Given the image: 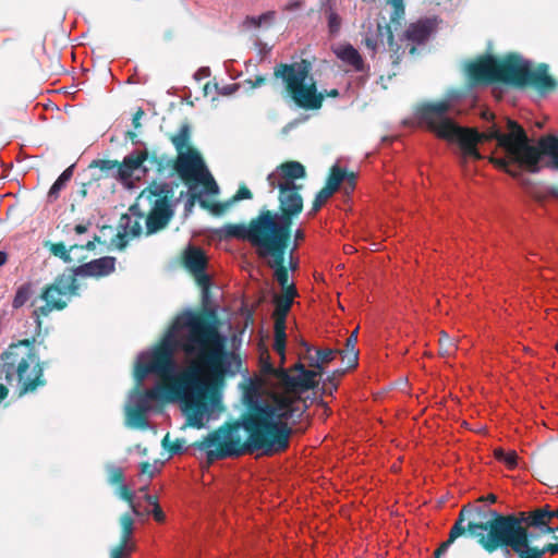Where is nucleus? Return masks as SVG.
Returning <instances> with one entry per match:
<instances>
[{"instance_id": "nucleus-8", "label": "nucleus", "mask_w": 558, "mask_h": 558, "mask_svg": "<svg viewBox=\"0 0 558 558\" xmlns=\"http://www.w3.org/2000/svg\"><path fill=\"white\" fill-rule=\"evenodd\" d=\"M2 373L9 383L16 380L22 392H28L44 385L43 367L29 340L11 344L2 354Z\"/></svg>"}, {"instance_id": "nucleus-35", "label": "nucleus", "mask_w": 558, "mask_h": 558, "mask_svg": "<svg viewBox=\"0 0 558 558\" xmlns=\"http://www.w3.org/2000/svg\"><path fill=\"white\" fill-rule=\"evenodd\" d=\"M76 245H73L68 250L64 244L57 243L52 244L51 252L53 255L61 257L63 260L69 262L70 260V252L74 248H76Z\"/></svg>"}, {"instance_id": "nucleus-34", "label": "nucleus", "mask_w": 558, "mask_h": 558, "mask_svg": "<svg viewBox=\"0 0 558 558\" xmlns=\"http://www.w3.org/2000/svg\"><path fill=\"white\" fill-rule=\"evenodd\" d=\"M327 21L329 33L337 35L341 27V19L331 8L327 11Z\"/></svg>"}, {"instance_id": "nucleus-17", "label": "nucleus", "mask_w": 558, "mask_h": 558, "mask_svg": "<svg viewBox=\"0 0 558 558\" xmlns=\"http://www.w3.org/2000/svg\"><path fill=\"white\" fill-rule=\"evenodd\" d=\"M121 539L110 549V558H130L135 549L132 541L134 521L130 514H123L120 519Z\"/></svg>"}, {"instance_id": "nucleus-31", "label": "nucleus", "mask_w": 558, "mask_h": 558, "mask_svg": "<svg viewBox=\"0 0 558 558\" xmlns=\"http://www.w3.org/2000/svg\"><path fill=\"white\" fill-rule=\"evenodd\" d=\"M228 235L245 239L251 242V225L248 227L242 225H230L226 227Z\"/></svg>"}, {"instance_id": "nucleus-9", "label": "nucleus", "mask_w": 558, "mask_h": 558, "mask_svg": "<svg viewBox=\"0 0 558 558\" xmlns=\"http://www.w3.org/2000/svg\"><path fill=\"white\" fill-rule=\"evenodd\" d=\"M311 63L302 60L292 64H281L275 69V76L281 77L292 99L304 109H318L324 94L318 93L310 74Z\"/></svg>"}, {"instance_id": "nucleus-16", "label": "nucleus", "mask_w": 558, "mask_h": 558, "mask_svg": "<svg viewBox=\"0 0 558 558\" xmlns=\"http://www.w3.org/2000/svg\"><path fill=\"white\" fill-rule=\"evenodd\" d=\"M364 43L373 53L385 49L386 46L393 49V36L390 27L380 23L369 24L364 33Z\"/></svg>"}, {"instance_id": "nucleus-14", "label": "nucleus", "mask_w": 558, "mask_h": 558, "mask_svg": "<svg viewBox=\"0 0 558 558\" xmlns=\"http://www.w3.org/2000/svg\"><path fill=\"white\" fill-rule=\"evenodd\" d=\"M356 174L354 172H347L338 163L333 165L330 174L327 179L326 185L318 192L316 197L324 204L327 199L339 189L343 183L345 194L351 193L355 187Z\"/></svg>"}, {"instance_id": "nucleus-49", "label": "nucleus", "mask_w": 558, "mask_h": 558, "mask_svg": "<svg viewBox=\"0 0 558 558\" xmlns=\"http://www.w3.org/2000/svg\"><path fill=\"white\" fill-rule=\"evenodd\" d=\"M86 231H87V227L84 226V225H77L75 227V232L78 233V234L84 233Z\"/></svg>"}, {"instance_id": "nucleus-25", "label": "nucleus", "mask_w": 558, "mask_h": 558, "mask_svg": "<svg viewBox=\"0 0 558 558\" xmlns=\"http://www.w3.org/2000/svg\"><path fill=\"white\" fill-rule=\"evenodd\" d=\"M267 264L274 269L275 278L281 287L282 292L289 291V289H295L293 283L289 281V275L287 268L283 266L284 263V254H281V259L279 265L272 264L270 260H266Z\"/></svg>"}, {"instance_id": "nucleus-24", "label": "nucleus", "mask_w": 558, "mask_h": 558, "mask_svg": "<svg viewBox=\"0 0 558 558\" xmlns=\"http://www.w3.org/2000/svg\"><path fill=\"white\" fill-rule=\"evenodd\" d=\"M191 141V129L189 124H182L179 131L171 136V142L177 149L178 155L184 153V150H191L193 147L190 146Z\"/></svg>"}, {"instance_id": "nucleus-6", "label": "nucleus", "mask_w": 558, "mask_h": 558, "mask_svg": "<svg viewBox=\"0 0 558 558\" xmlns=\"http://www.w3.org/2000/svg\"><path fill=\"white\" fill-rule=\"evenodd\" d=\"M171 196L172 190L163 183H151L142 191L136 203L131 206L130 214L121 218L120 226L124 230V235L142 234L143 222L147 235L166 227L173 214Z\"/></svg>"}, {"instance_id": "nucleus-50", "label": "nucleus", "mask_w": 558, "mask_h": 558, "mask_svg": "<svg viewBox=\"0 0 558 558\" xmlns=\"http://www.w3.org/2000/svg\"><path fill=\"white\" fill-rule=\"evenodd\" d=\"M323 202H319L318 198L316 197L314 203H313V211H316L318 210L322 206H323Z\"/></svg>"}, {"instance_id": "nucleus-38", "label": "nucleus", "mask_w": 558, "mask_h": 558, "mask_svg": "<svg viewBox=\"0 0 558 558\" xmlns=\"http://www.w3.org/2000/svg\"><path fill=\"white\" fill-rule=\"evenodd\" d=\"M304 236H305L304 232L301 229H298L295 231V233H294V245H293V247L291 250L290 262H289L290 265H296V263H294L293 259H292V253L298 247V243L300 241H302L304 239Z\"/></svg>"}, {"instance_id": "nucleus-51", "label": "nucleus", "mask_w": 558, "mask_h": 558, "mask_svg": "<svg viewBox=\"0 0 558 558\" xmlns=\"http://www.w3.org/2000/svg\"><path fill=\"white\" fill-rule=\"evenodd\" d=\"M8 259L7 253L0 251V266L4 265Z\"/></svg>"}, {"instance_id": "nucleus-57", "label": "nucleus", "mask_w": 558, "mask_h": 558, "mask_svg": "<svg viewBox=\"0 0 558 558\" xmlns=\"http://www.w3.org/2000/svg\"><path fill=\"white\" fill-rule=\"evenodd\" d=\"M414 51H415V48H414V47H412V48H411V50H410V52H411V53H413Z\"/></svg>"}, {"instance_id": "nucleus-10", "label": "nucleus", "mask_w": 558, "mask_h": 558, "mask_svg": "<svg viewBox=\"0 0 558 558\" xmlns=\"http://www.w3.org/2000/svg\"><path fill=\"white\" fill-rule=\"evenodd\" d=\"M175 170L183 180L204 185L207 193L215 194L218 192L217 183L195 148L184 150V153L177 156Z\"/></svg>"}, {"instance_id": "nucleus-59", "label": "nucleus", "mask_w": 558, "mask_h": 558, "mask_svg": "<svg viewBox=\"0 0 558 558\" xmlns=\"http://www.w3.org/2000/svg\"><path fill=\"white\" fill-rule=\"evenodd\" d=\"M556 350H557V352H558V343L556 344Z\"/></svg>"}, {"instance_id": "nucleus-3", "label": "nucleus", "mask_w": 558, "mask_h": 558, "mask_svg": "<svg viewBox=\"0 0 558 558\" xmlns=\"http://www.w3.org/2000/svg\"><path fill=\"white\" fill-rule=\"evenodd\" d=\"M461 97L460 92L450 90L444 99L420 106L415 116L420 124L437 137L459 145L462 165H465L469 159L482 158L476 148L477 143L495 140L497 151L501 156H493L490 161L511 175H517L522 168L537 171L543 163L558 169V138L556 136L544 137L539 141L538 147H534L529 143L524 130L511 120L507 121L506 133H501L495 125L483 133L462 128L450 117Z\"/></svg>"}, {"instance_id": "nucleus-30", "label": "nucleus", "mask_w": 558, "mask_h": 558, "mask_svg": "<svg viewBox=\"0 0 558 558\" xmlns=\"http://www.w3.org/2000/svg\"><path fill=\"white\" fill-rule=\"evenodd\" d=\"M543 535L539 530H533V541H531V546L532 548H536L538 551H541V555H539V558H543V556L546 554V553H550L551 555H556L558 554V543L557 544H547V545H544V546H539L537 544V541H538V537Z\"/></svg>"}, {"instance_id": "nucleus-52", "label": "nucleus", "mask_w": 558, "mask_h": 558, "mask_svg": "<svg viewBox=\"0 0 558 558\" xmlns=\"http://www.w3.org/2000/svg\"><path fill=\"white\" fill-rule=\"evenodd\" d=\"M301 7V2L300 1H295V2H292L288 5V9L289 10H294V9H298Z\"/></svg>"}, {"instance_id": "nucleus-36", "label": "nucleus", "mask_w": 558, "mask_h": 558, "mask_svg": "<svg viewBox=\"0 0 558 558\" xmlns=\"http://www.w3.org/2000/svg\"><path fill=\"white\" fill-rule=\"evenodd\" d=\"M462 522H463V511H461L459 520L456 522V524L452 526V529L450 531V534H449L450 542H453L457 537L461 536L464 533L465 527L462 525Z\"/></svg>"}, {"instance_id": "nucleus-4", "label": "nucleus", "mask_w": 558, "mask_h": 558, "mask_svg": "<svg viewBox=\"0 0 558 558\" xmlns=\"http://www.w3.org/2000/svg\"><path fill=\"white\" fill-rule=\"evenodd\" d=\"M494 519L486 523H469L468 531L477 538L481 546L488 553L498 548H511L519 558L532 551L533 530L542 534L558 531V509L549 506L522 512L519 517L500 515L493 512Z\"/></svg>"}, {"instance_id": "nucleus-33", "label": "nucleus", "mask_w": 558, "mask_h": 558, "mask_svg": "<svg viewBox=\"0 0 558 558\" xmlns=\"http://www.w3.org/2000/svg\"><path fill=\"white\" fill-rule=\"evenodd\" d=\"M456 343L447 333H442L439 339V350L442 356H449L456 351Z\"/></svg>"}, {"instance_id": "nucleus-56", "label": "nucleus", "mask_w": 558, "mask_h": 558, "mask_svg": "<svg viewBox=\"0 0 558 558\" xmlns=\"http://www.w3.org/2000/svg\"><path fill=\"white\" fill-rule=\"evenodd\" d=\"M208 88H209V84H206V86H205V92L206 93H207Z\"/></svg>"}, {"instance_id": "nucleus-21", "label": "nucleus", "mask_w": 558, "mask_h": 558, "mask_svg": "<svg viewBox=\"0 0 558 558\" xmlns=\"http://www.w3.org/2000/svg\"><path fill=\"white\" fill-rule=\"evenodd\" d=\"M433 31L434 23L432 20L417 21L408 27L405 38L409 41L422 44L429 37Z\"/></svg>"}, {"instance_id": "nucleus-1", "label": "nucleus", "mask_w": 558, "mask_h": 558, "mask_svg": "<svg viewBox=\"0 0 558 558\" xmlns=\"http://www.w3.org/2000/svg\"><path fill=\"white\" fill-rule=\"evenodd\" d=\"M226 341L201 316L179 315L160 343L136 359L126 424L146 428V415L158 401L179 403L189 425L196 428L217 420L223 411L225 378L241 366L240 357L225 350Z\"/></svg>"}, {"instance_id": "nucleus-18", "label": "nucleus", "mask_w": 558, "mask_h": 558, "mask_svg": "<svg viewBox=\"0 0 558 558\" xmlns=\"http://www.w3.org/2000/svg\"><path fill=\"white\" fill-rule=\"evenodd\" d=\"M186 268L194 275L197 283L207 290L209 286V277L205 272L206 257L204 252L197 247L190 246L184 256Z\"/></svg>"}, {"instance_id": "nucleus-41", "label": "nucleus", "mask_w": 558, "mask_h": 558, "mask_svg": "<svg viewBox=\"0 0 558 558\" xmlns=\"http://www.w3.org/2000/svg\"><path fill=\"white\" fill-rule=\"evenodd\" d=\"M390 4L395 8V17L393 20L403 14V5L401 0H389Z\"/></svg>"}, {"instance_id": "nucleus-58", "label": "nucleus", "mask_w": 558, "mask_h": 558, "mask_svg": "<svg viewBox=\"0 0 558 558\" xmlns=\"http://www.w3.org/2000/svg\"><path fill=\"white\" fill-rule=\"evenodd\" d=\"M555 195H556V197L558 198V191L556 192V194H555Z\"/></svg>"}, {"instance_id": "nucleus-20", "label": "nucleus", "mask_w": 558, "mask_h": 558, "mask_svg": "<svg viewBox=\"0 0 558 558\" xmlns=\"http://www.w3.org/2000/svg\"><path fill=\"white\" fill-rule=\"evenodd\" d=\"M299 191L300 190L295 189L279 190L280 215L290 217L291 220L294 216H298L303 208V199Z\"/></svg>"}, {"instance_id": "nucleus-15", "label": "nucleus", "mask_w": 558, "mask_h": 558, "mask_svg": "<svg viewBox=\"0 0 558 558\" xmlns=\"http://www.w3.org/2000/svg\"><path fill=\"white\" fill-rule=\"evenodd\" d=\"M147 159L146 151H134L128 155L119 168V179L128 187L133 189L135 181L141 180L146 169L143 162Z\"/></svg>"}, {"instance_id": "nucleus-28", "label": "nucleus", "mask_w": 558, "mask_h": 558, "mask_svg": "<svg viewBox=\"0 0 558 558\" xmlns=\"http://www.w3.org/2000/svg\"><path fill=\"white\" fill-rule=\"evenodd\" d=\"M276 13L274 11L265 12L258 16H247L243 25L246 28H258L262 26H269L275 20Z\"/></svg>"}, {"instance_id": "nucleus-53", "label": "nucleus", "mask_w": 558, "mask_h": 558, "mask_svg": "<svg viewBox=\"0 0 558 558\" xmlns=\"http://www.w3.org/2000/svg\"><path fill=\"white\" fill-rule=\"evenodd\" d=\"M94 247H95V244H94V242H92V241H88V242L86 243V245H85V248H86V250H93Z\"/></svg>"}, {"instance_id": "nucleus-37", "label": "nucleus", "mask_w": 558, "mask_h": 558, "mask_svg": "<svg viewBox=\"0 0 558 558\" xmlns=\"http://www.w3.org/2000/svg\"><path fill=\"white\" fill-rule=\"evenodd\" d=\"M215 87L218 89V93L220 95L229 96L238 90L239 85L238 84H228L222 87H218L217 85H215Z\"/></svg>"}, {"instance_id": "nucleus-19", "label": "nucleus", "mask_w": 558, "mask_h": 558, "mask_svg": "<svg viewBox=\"0 0 558 558\" xmlns=\"http://www.w3.org/2000/svg\"><path fill=\"white\" fill-rule=\"evenodd\" d=\"M108 481L110 484H119L117 494L120 498L126 500L130 505L132 512L135 515L140 514L137 506L134 504V493L124 484L123 469L113 464L107 465Z\"/></svg>"}, {"instance_id": "nucleus-48", "label": "nucleus", "mask_w": 558, "mask_h": 558, "mask_svg": "<svg viewBox=\"0 0 558 558\" xmlns=\"http://www.w3.org/2000/svg\"><path fill=\"white\" fill-rule=\"evenodd\" d=\"M8 396V389L0 385V401H2Z\"/></svg>"}, {"instance_id": "nucleus-7", "label": "nucleus", "mask_w": 558, "mask_h": 558, "mask_svg": "<svg viewBox=\"0 0 558 558\" xmlns=\"http://www.w3.org/2000/svg\"><path fill=\"white\" fill-rule=\"evenodd\" d=\"M290 217L271 210H262L251 221V243L260 257L279 265L281 254H286L291 235Z\"/></svg>"}, {"instance_id": "nucleus-13", "label": "nucleus", "mask_w": 558, "mask_h": 558, "mask_svg": "<svg viewBox=\"0 0 558 558\" xmlns=\"http://www.w3.org/2000/svg\"><path fill=\"white\" fill-rule=\"evenodd\" d=\"M305 168L299 161H288L276 168L268 174L267 181L271 191L275 189H295L301 190L302 185L296 180L304 179Z\"/></svg>"}, {"instance_id": "nucleus-40", "label": "nucleus", "mask_w": 558, "mask_h": 558, "mask_svg": "<svg viewBox=\"0 0 558 558\" xmlns=\"http://www.w3.org/2000/svg\"><path fill=\"white\" fill-rule=\"evenodd\" d=\"M162 445L165 448H167L171 453H177L180 451V449L182 448V446L180 444H175V445H170V439H169V435H166L163 440H162Z\"/></svg>"}, {"instance_id": "nucleus-12", "label": "nucleus", "mask_w": 558, "mask_h": 558, "mask_svg": "<svg viewBox=\"0 0 558 558\" xmlns=\"http://www.w3.org/2000/svg\"><path fill=\"white\" fill-rule=\"evenodd\" d=\"M296 289H289V291L281 292L275 295V351L284 359L286 351V318L290 312L291 305L296 296Z\"/></svg>"}, {"instance_id": "nucleus-47", "label": "nucleus", "mask_w": 558, "mask_h": 558, "mask_svg": "<svg viewBox=\"0 0 558 558\" xmlns=\"http://www.w3.org/2000/svg\"><path fill=\"white\" fill-rule=\"evenodd\" d=\"M145 499L146 501L153 507L155 508V505H158L156 498L154 496H150V495H146L145 496Z\"/></svg>"}, {"instance_id": "nucleus-2", "label": "nucleus", "mask_w": 558, "mask_h": 558, "mask_svg": "<svg viewBox=\"0 0 558 558\" xmlns=\"http://www.w3.org/2000/svg\"><path fill=\"white\" fill-rule=\"evenodd\" d=\"M304 347V359L313 369H305L300 363L290 369L275 368L265 363L263 372L266 378L259 384H251L244 393L247 414L242 422L222 426L196 444L197 449L206 452L209 462L245 451L274 453L288 447L289 425L306 408L302 393L317 384L323 367L337 354L331 349Z\"/></svg>"}, {"instance_id": "nucleus-29", "label": "nucleus", "mask_w": 558, "mask_h": 558, "mask_svg": "<svg viewBox=\"0 0 558 558\" xmlns=\"http://www.w3.org/2000/svg\"><path fill=\"white\" fill-rule=\"evenodd\" d=\"M494 456L509 469H514L518 465V454L514 450L505 451L501 448H497L494 450Z\"/></svg>"}, {"instance_id": "nucleus-46", "label": "nucleus", "mask_w": 558, "mask_h": 558, "mask_svg": "<svg viewBox=\"0 0 558 558\" xmlns=\"http://www.w3.org/2000/svg\"><path fill=\"white\" fill-rule=\"evenodd\" d=\"M453 542H450V538H448L447 542H445L437 550H436V556L438 557L439 555H442L447 551V549L449 548V546L452 544Z\"/></svg>"}, {"instance_id": "nucleus-42", "label": "nucleus", "mask_w": 558, "mask_h": 558, "mask_svg": "<svg viewBox=\"0 0 558 558\" xmlns=\"http://www.w3.org/2000/svg\"><path fill=\"white\" fill-rule=\"evenodd\" d=\"M155 473V466L149 463H143L141 465V474L147 475L148 478H151Z\"/></svg>"}, {"instance_id": "nucleus-39", "label": "nucleus", "mask_w": 558, "mask_h": 558, "mask_svg": "<svg viewBox=\"0 0 558 558\" xmlns=\"http://www.w3.org/2000/svg\"><path fill=\"white\" fill-rule=\"evenodd\" d=\"M250 198H252L251 191L247 187L243 186V187L239 189V191L236 192V194L233 197V201L236 202V201L250 199Z\"/></svg>"}, {"instance_id": "nucleus-22", "label": "nucleus", "mask_w": 558, "mask_h": 558, "mask_svg": "<svg viewBox=\"0 0 558 558\" xmlns=\"http://www.w3.org/2000/svg\"><path fill=\"white\" fill-rule=\"evenodd\" d=\"M114 262L116 259L113 257H101L83 265L80 268V272L87 276H106L113 271Z\"/></svg>"}, {"instance_id": "nucleus-5", "label": "nucleus", "mask_w": 558, "mask_h": 558, "mask_svg": "<svg viewBox=\"0 0 558 558\" xmlns=\"http://www.w3.org/2000/svg\"><path fill=\"white\" fill-rule=\"evenodd\" d=\"M466 74L472 84L505 82L517 86L531 85L541 94L556 88V81L548 74L547 64L532 70L530 63L519 56L510 54L502 60L493 57L482 58L466 65Z\"/></svg>"}, {"instance_id": "nucleus-26", "label": "nucleus", "mask_w": 558, "mask_h": 558, "mask_svg": "<svg viewBox=\"0 0 558 558\" xmlns=\"http://www.w3.org/2000/svg\"><path fill=\"white\" fill-rule=\"evenodd\" d=\"M357 342V329H355L347 339V349L341 352L342 360L347 361V366L354 367L357 364V351L355 344Z\"/></svg>"}, {"instance_id": "nucleus-27", "label": "nucleus", "mask_w": 558, "mask_h": 558, "mask_svg": "<svg viewBox=\"0 0 558 558\" xmlns=\"http://www.w3.org/2000/svg\"><path fill=\"white\" fill-rule=\"evenodd\" d=\"M73 168L74 166H70L69 168H66L52 184L48 193V197L50 201H54L59 197L61 190L64 189V186L73 175Z\"/></svg>"}, {"instance_id": "nucleus-11", "label": "nucleus", "mask_w": 558, "mask_h": 558, "mask_svg": "<svg viewBox=\"0 0 558 558\" xmlns=\"http://www.w3.org/2000/svg\"><path fill=\"white\" fill-rule=\"evenodd\" d=\"M72 275H62L43 293L44 306L34 311V316L38 327L40 326V316H47L54 310H62L66 306L72 295L76 293L77 286Z\"/></svg>"}, {"instance_id": "nucleus-54", "label": "nucleus", "mask_w": 558, "mask_h": 558, "mask_svg": "<svg viewBox=\"0 0 558 558\" xmlns=\"http://www.w3.org/2000/svg\"><path fill=\"white\" fill-rule=\"evenodd\" d=\"M328 95L331 96V97H336V96H338V90L337 89H332Z\"/></svg>"}, {"instance_id": "nucleus-32", "label": "nucleus", "mask_w": 558, "mask_h": 558, "mask_svg": "<svg viewBox=\"0 0 558 558\" xmlns=\"http://www.w3.org/2000/svg\"><path fill=\"white\" fill-rule=\"evenodd\" d=\"M31 294H32V289H31L29 284L21 286L17 289L15 296L13 299V303H12L13 307L19 308V307L23 306L31 298Z\"/></svg>"}, {"instance_id": "nucleus-43", "label": "nucleus", "mask_w": 558, "mask_h": 558, "mask_svg": "<svg viewBox=\"0 0 558 558\" xmlns=\"http://www.w3.org/2000/svg\"><path fill=\"white\" fill-rule=\"evenodd\" d=\"M151 513L156 521L162 522L165 520V513L159 505H155V508L151 509Z\"/></svg>"}, {"instance_id": "nucleus-44", "label": "nucleus", "mask_w": 558, "mask_h": 558, "mask_svg": "<svg viewBox=\"0 0 558 558\" xmlns=\"http://www.w3.org/2000/svg\"><path fill=\"white\" fill-rule=\"evenodd\" d=\"M266 78L264 76H256L254 80H247L246 83L251 88H257L265 83Z\"/></svg>"}, {"instance_id": "nucleus-55", "label": "nucleus", "mask_w": 558, "mask_h": 558, "mask_svg": "<svg viewBox=\"0 0 558 558\" xmlns=\"http://www.w3.org/2000/svg\"><path fill=\"white\" fill-rule=\"evenodd\" d=\"M487 499L490 501V502H494L496 500V496L495 495H489L487 497Z\"/></svg>"}, {"instance_id": "nucleus-23", "label": "nucleus", "mask_w": 558, "mask_h": 558, "mask_svg": "<svg viewBox=\"0 0 558 558\" xmlns=\"http://www.w3.org/2000/svg\"><path fill=\"white\" fill-rule=\"evenodd\" d=\"M336 56L344 63L351 65L354 70L363 69V59L359 51L349 44H340L333 48Z\"/></svg>"}, {"instance_id": "nucleus-45", "label": "nucleus", "mask_w": 558, "mask_h": 558, "mask_svg": "<svg viewBox=\"0 0 558 558\" xmlns=\"http://www.w3.org/2000/svg\"><path fill=\"white\" fill-rule=\"evenodd\" d=\"M143 116L144 111L142 109H138L134 114L132 123L135 129H138L141 126V119L143 118Z\"/></svg>"}]
</instances>
